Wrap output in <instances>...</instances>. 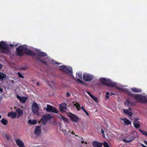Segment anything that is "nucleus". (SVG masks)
<instances>
[{
  "label": "nucleus",
  "mask_w": 147,
  "mask_h": 147,
  "mask_svg": "<svg viewBox=\"0 0 147 147\" xmlns=\"http://www.w3.org/2000/svg\"><path fill=\"white\" fill-rule=\"evenodd\" d=\"M62 131L65 134H67V131L66 130V129H63L62 130Z\"/></svg>",
  "instance_id": "40"
},
{
  "label": "nucleus",
  "mask_w": 147,
  "mask_h": 147,
  "mask_svg": "<svg viewBox=\"0 0 147 147\" xmlns=\"http://www.w3.org/2000/svg\"><path fill=\"white\" fill-rule=\"evenodd\" d=\"M139 130L143 135L147 137V132L146 131L142 130L140 129H139Z\"/></svg>",
  "instance_id": "30"
},
{
  "label": "nucleus",
  "mask_w": 147,
  "mask_h": 147,
  "mask_svg": "<svg viewBox=\"0 0 147 147\" xmlns=\"http://www.w3.org/2000/svg\"><path fill=\"white\" fill-rule=\"evenodd\" d=\"M69 116L72 122H77L79 119L77 116L71 113L70 114Z\"/></svg>",
  "instance_id": "12"
},
{
  "label": "nucleus",
  "mask_w": 147,
  "mask_h": 147,
  "mask_svg": "<svg viewBox=\"0 0 147 147\" xmlns=\"http://www.w3.org/2000/svg\"><path fill=\"white\" fill-rule=\"evenodd\" d=\"M61 71H63L67 73H70L71 76L74 78V77L72 75V69L70 67H66L65 65L61 66L59 67Z\"/></svg>",
  "instance_id": "6"
},
{
  "label": "nucleus",
  "mask_w": 147,
  "mask_h": 147,
  "mask_svg": "<svg viewBox=\"0 0 147 147\" xmlns=\"http://www.w3.org/2000/svg\"><path fill=\"white\" fill-rule=\"evenodd\" d=\"M25 47V45L19 46L16 49V54L18 56H21L24 55V51H25V50L26 49Z\"/></svg>",
  "instance_id": "5"
},
{
  "label": "nucleus",
  "mask_w": 147,
  "mask_h": 147,
  "mask_svg": "<svg viewBox=\"0 0 147 147\" xmlns=\"http://www.w3.org/2000/svg\"><path fill=\"white\" fill-rule=\"evenodd\" d=\"M36 54L38 56L41 57H44L47 56V54L43 52H38Z\"/></svg>",
  "instance_id": "22"
},
{
  "label": "nucleus",
  "mask_w": 147,
  "mask_h": 147,
  "mask_svg": "<svg viewBox=\"0 0 147 147\" xmlns=\"http://www.w3.org/2000/svg\"><path fill=\"white\" fill-rule=\"evenodd\" d=\"M3 92V90L2 89L0 88V92Z\"/></svg>",
  "instance_id": "47"
},
{
  "label": "nucleus",
  "mask_w": 147,
  "mask_h": 147,
  "mask_svg": "<svg viewBox=\"0 0 147 147\" xmlns=\"http://www.w3.org/2000/svg\"><path fill=\"white\" fill-rule=\"evenodd\" d=\"M16 114L18 115V118L22 116L23 114V111L20 108H18L16 111Z\"/></svg>",
  "instance_id": "20"
},
{
  "label": "nucleus",
  "mask_w": 147,
  "mask_h": 147,
  "mask_svg": "<svg viewBox=\"0 0 147 147\" xmlns=\"http://www.w3.org/2000/svg\"><path fill=\"white\" fill-rule=\"evenodd\" d=\"M18 74L19 76V77L22 78H24L23 76L22 75V74L18 72Z\"/></svg>",
  "instance_id": "38"
},
{
  "label": "nucleus",
  "mask_w": 147,
  "mask_h": 147,
  "mask_svg": "<svg viewBox=\"0 0 147 147\" xmlns=\"http://www.w3.org/2000/svg\"><path fill=\"white\" fill-rule=\"evenodd\" d=\"M0 121L2 124L4 125H6L8 123L7 120L4 118H2Z\"/></svg>",
  "instance_id": "26"
},
{
  "label": "nucleus",
  "mask_w": 147,
  "mask_h": 147,
  "mask_svg": "<svg viewBox=\"0 0 147 147\" xmlns=\"http://www.w3.org/2000/svg\"><path fill=\"white\" fill-rule=\"evenodd\" d=\"M101 133L102 134H104V133L105 132L102 129H101Z\"/></svg>",
  "instance_id": "45"
},
{
  "label": "nucleus",
  "mask_w": 147,
  "mask_h": 147,
  "mask_svg": "<svg viewBox=\"0 0 147 147\" xmlns=\"http://www.w3.org/2000/svg\"><path fill=\"white\" fill-rule=\"evenodd\" d=\"M76 80H77V82L78 83H80L82 84H84L83 82V81L80 80L78 78L76 79Z\"/></svg>",
  "instance_id": "34"
},
{
  "label": "nucleus",
  "mask_w": 147,
  "mask_h": 147,
  "mask_svg": "<svg viewBox=\"0 0 147 147\" xmlns=\"http://www.w3.org/2000/svg\"><path fill=\"white\" fill-rule=\"evenodd\" d=\"M55 63H56L57 64H60L59 63L57 62H55Z\"/></svg>",
  "instance_id": "54"
},
{
  "label": "nucleus",
  "mask_w": 147,
  "mask_h": 147,
  "mask_svg": "<svg viewBox=\"0 0 147 147\" xmlns=\"http://www.w3.org/2000/svg\"><path fill=\"white\" fill-rule=\"evenodd\" d=\"M36 85L38 86H39V82H37L36 83Z\"/></svg>",
  "instance_id": "48"
},
{
  "label": "nucleus",
  "mask_w": 147,
  "mask_h": 147,
  "mask_svg": "<svg viewBox=\"0 0 147 147\" xmlns=\"http://www.w3.org/2000/svg\"><path fill=\"white\" fill-rule=\"evenodd\" d=\"M69 132H70V130H69Z\"/></svg>",
  "instance_id": "60"
},
{
  "label": "nucleus",
  "mask_w": 147,
  "mask_h": 147,
  "mask_svg": "<svg viewBox=\"0 0 147 147\" xmlns=\"http://www.w3.org/2000/svg\"><path fill=\"white\" fill-rule=\"evenodd\" d=\"M92 144L94 147H102V144L96 141H93Z\"/></svg>",
  "instance_id": "16"
},
{
  "label": "nucleus",
  "mask_w": 147,
  "mask_h": 147,
  "mask_svg": "<svg viewBox=\"0 0 147 147\" xmlns=\"http://www.w3.org/2000/svg\"><path fill=\"white\" fill-rule=\"evenodd\" d=\"M41 132V126H36L34 132L35 134L37 136H39L40 135Z\"/></svg>",
  "instance_id": "15"
},
{
  "label": "nucleus",
  "mask_w": 147,
  "mask_h": 147,
  "mask_svg": "<svg viewBox=\"0 0 147 147\" xmlns=\"http://www.w3.org/2000/svg\"><path fill=\"white\" fill-rule=\"evenodd\" d=\"M129 96L135 98L137 101L141 103H146L147 102V99L146 96L141 94H133L130 92L128 93Z\"/></svg>",
  "instance_id": "1"
},
{
  "label": "nucleus",
  "mask_w": 147,
  "mask_h": 147,
  "mask_svg": "<svg viewBox=\"0 0 147 147\" xmlns=\"http://www.w3.org/2000/svg\"><path fill=\"white\" fill-rule=\"evenodd\" d=\"M122 120L123 121L125 125H129L131 124V123L130 121L126 118H122Z\"/></svg>",
  "instance_id": "23"
},
{
  "label": "nucleus",
  "mask_w": 147,
  "mask_h": 147,
  "mask_svg": "<svg viewBox=\"0 0 147 147\" xmlns=\"http://www.w3.org/2000/svg\"><path fill=\"white\" fill-rule=\"evenodd\" d=\"M70 95V94L68 92H67L66 94V96L67 97H69Z\"/></svg>",
  "instance_id": "42"
},
{
  "label": "nucleus",
  "mask_w": 147,
  "mask_h": 147,
  "mask_svg": "<svg viewBox=\"0 0 147 147\" xmlns=\"http://www.w3.org/2000/svg\"><path fill=\"white\" fill-rule=\"evenodd\" d=\"M7 116L9 117H11L12 118L14 119L16 117L17 114L16 112L12 111L9 113Z\"/></svg>",
  "instance_id": "21"
},
{
  "label": "nucleus",
  "mask_w": 147,
  "mask_h": 147,
  "mask_svg": "<svg viewBox=\"0 0 147 147\" xmlns=\"http://www.w3.org/2000/svg\"><path fill=\"white\" fill-rule=\"evenodd\" d=\"M53 118V115L50 114L44 115L42 116L41 119L42 121V124H45L47 121L52 119Z\"/></svg>",
  "instance_id": "7"
},
{
  "label": "nucleus",
  "mask_w": 147,
  "mask_h": 147,
  "mask_svg": "<svg viewBox=\"0 0 147 147\" xmlns=\"http://www.w3.org/2000/svg\"><path fill=\"white\" fill-rule=\"evenodd\" d=\"M109 93L108 92H107L106 93V95L105 96V97L107 98L108 99L109 98Z\"/></svg>",
  "instance_id": "39"
},
{
  "label": "nucleus",
  "mask_w": 147,
  "mask_h": 147,
  "mask_svg": "<svg viewBox=\"0 0 147 147\" xmlns=\"http://www.w3.org/2000/svg\"><path fill=\"white\" fill-rule=\"evenodd\" d=\"M9 47L8 45L5 42L3 41L0 42V48L2 50V53L6 54L9 53Z\"/></svg>",
  "instance_id": "4"
},
{
  "label": "nucleus",
  "mask_w": 147,
  "mask_h": 147,
  "mask_svg": "<svg viewBox=\"0 0 147 147\" xmlns=\"http://www.w3.org/2000/svg\"><path fill=\"white\" fill-rule=\"evenodd\" d=\"M137 136V133L135 131H133L129 135L126 139H123V140L125 142H130L133 141Z\"/></svg>",
  "instance_id": "3"
},
{
  "label": "nucleus",
  "mask_w": 147,
  "mask_h": 147,
  "mask_svg": "<svg viewBox=\"0 0 147 147\" xmlns=\"http://www.w3.org/2000/svg\"><path fill=\"white\" fill-rule=\"evenodd\" d=\"M103 144L104 147H110L107 143L106 142H104Z\"/></svg>",
  "instance_id": "35"
},
{
  "label": "nucleus",
  "mask_w": 147,
  "mask_h": 147,
  "mask_svg": "<svg viewBox=\"0 0 147 147\" xmlns=\"http://www.w3.org/2000/svg\"><path fill=\"white\" fill-rule=\"evenodd\" d=\"M84 142V143L85 144H87V143L86 142Z\"/></svg>",
  "instance_id": "58"
},
{
  "label": "nucleus",
  "mask_w": 147,
  "mask_h": 147,
  "mask_svg": "<svg viewBox=\"0 0 147 147\" xmlns=\"http://www.w3.org/2000/svg\"><path fill=\"white\" fill-rule=\"evenodd\" d=\"M9 46L11 47H13L14 46V45H12V44H9Z\"/></svg>",
  "instance_id": "49"
},
{
  "label": "nucleus",
  "mask_w": 147,
  "mask_h": 147,
  "mask_svg": "<svg viewBox=\"0 0 147 147\" xmlns=\"http://www.w3.org/2000/svg\"><path fill=\"white\" fill-rule=\"evenodd\" d=\"M16 97L22 103H25L27 99V98L26 97H21L18 95H17Z\"/></svg>",
  "instance_id": "18"
},
{
  "label": "nucleus",
  "mask_w": 147,
  "mask_h": 147,
  "mask_svg": "<svg viewBox=\"0 0 147 147\" xmlns=\"http://www.w3.org/2000/svg\"><path fill=\"white\" fill-rule=\"evenodd\" d=\"M139 119L138 118L134 119V121L133 122L134 125L135 127L136 128H138L139 127L140 125L138 121Z\"/></svg>",
  "instance_id": "19"
},
{
  "label": "nucleus",
  "mask_w": 147,
  "mask_h": 147,
  "mask_svg": "<svg viewBox=\"0 0 147 147\" xmlns=\"http://www.w3.org/2000/svg\"><path fill=\"white\" fill-rule=\"evenodd\" d=\"M6 77V74L2 73H1L0 74V80L2 81L4 78H5Z\"/></svg>",
  "instance_id": "28"
},
{
  "label": "nucleus",
  "mask_w": 147,
  "mask_h": 147,
  "mask_svg": "<svg viewBox=\"0 0 147 147\" xmlns=\"http://www.w3.org/2000/svg\"><path fill=\"white\" fill-rule=\"evenodd\" d=\"M18 45V44H16V45H15L14 46L15 47H16V46H17Z\"/></svg>",
  "instance_id": "55"
},
{
  "label": "nucleus",
  "mask_w": 147,
  "mask_h": 147,
  "mask_svg": "<svg viewBox=\"0 0 147 147\" xmlns=\"http://www.w3.org/2000/svg\"><path fill=\"white\" fill-rule=\"evenodd\" d=\"M60 116L61 119H63L64 122H66L67 123H68L69 122V120L68 119L65 117H64L61 115H60Z\"/></svg>",
  "instance_id": "29"
},
{
  "label": "nucleus",
  "mask_w": 147,
  "mask_h": 147,
  "mask_svg": "<svg viewBox=\"0 0 147 147\" xmlns=\"http://www.w3.org/2000/svg\"><path fill=\"white\" fill-rule=\"evenodd\" d=\"M36 60L40 61L41 63H43L45 65H47V62L46 61L41 60L38 57L36 58Z\"/></svg>",
  "instance_id": "32"
},
{
  "label": "nucleus",
  "mask_w": 147,
  "mask_h": 147,
  "mask_svg": "<svg viewBox=\"0 0 147 147\" xmlns=\"http://www.w3.org/2000/svg\"><path fill=\"white\" fill-rule=\"evenodd\" d=\"M84 142L83 140H82V141H81V143L82 144Z\"/></svg>",
  "instance_id": "56"
},
{
  "label": "nucleus",
  "mask_w": 147,
  "mask_h": 147,
  "mask_svg": "<svg viewBox=\"0 0 147 147\" xmlns=\"http://www.w3.org/2000/svg\"><path fill=\"white\" fill-rule=\"evenodd\" d=\"M76 103L77 104H78L76 106L77 109L78 110H80L81 109L80 105L79 103L78 102H76Z\"/></svg>",
  "instance_id": "37"
},
{
  "label": "nucleus",
  "mask_w": 147,
  "mask_h": 147,
  "mask_svg": "<svg viewBox=\"0 0 147 147\" xmlns=\"http://www.w3.org/2000/svg\"><path fill=\"white\" fill-rule=\"evenodd\" d=\"M16 142L19 147H26L24 146V142L20 139L16 140Z\"/></svg>",
  "instance_id": "17"
},
{
  "label": "nucleus",
  "mask_w": 147,
  "mask_h": 147,
  "mask_svg": "<svg viewBox=\"0 0 147 147\" xmlns=\"http://www.w3.org/2000/svg\"><path fill=\"white\" fill-rule=\"evenodd\" d=\"M75 136H77V137H78V135H75Z\"/></svg>",
  "instance_id": "57"
},
{
  "label": "nucleus",
  "mask_w": 147,
  "mask_h": 147,
  "mask_svg": "<svg viewBox=\"0 0 147 147\" xmlns=\"http://www.w3.org/2000/svg\"><path fill=\"white\" fill-rule=\"evenodd\" d=\"M47 112H52L54 113H57L58 110L55 107H53L49 105H47V107L45 109Z\"/></svg>",
  "instance_id": "8"
},
{
  "label": "nucleus",
  "mask_w": 147,
  "mask_h": 147,
  "mask_svg": "<svg viewBox=\"0 0 147 147\" xmlns=\"http://www.w3.org/2000/svg\"><path fill=\"white\" fill-rule=\"evenodd\" d=\"M83 78L84 81L89 82L92 80L93 77L91 75L84 73L83 75Z\"/></svg>",
  "instance_id": "9"
},
{
  "label": "nucleus",
  "mask_w": 147,
  "mask_h": 147,
  "mask_svg": "<svg viewBox=\"0 0 147 147\" xmlns=\"http://www.w3.org/2000/svg\"><path fill=\"white\" fill-rule=\"evenodd\" d=\"M131 90L132 91L136 92H140L142 91L141 89L135 88H132Z\"/></svg>",
  "instance_id": "25"
},
{
  "label": "nucleus",
  "mask_w": 147,
  "mask_h": 147,
  "mask_svg": "<svg viewBox=\"0 0 147 147\" xmlns=\"http://www.w3.org/2000/svg\"><path fill=\"white\" fill-rule=\"evenodd\" d=\"M90 97L92 99H93L96 102H97V98L96 97H95L94 95H92Z\"/></svg>",
  "instance_id": "33"
},
{
  "label": "nucleus",
  "mask_w": 147,
  "mask_h": 147,
  "mask_svg": "<svg viewBox=\"0 0 147 147\" xmlns=\"http://www.w3.org/2000/svg\"><path fill=\"white\" fill-rule=\"evenodd\" d=\"M141 145L142 146V147H147V146H145L143 144H141Z\"/></svg>",
  "instance_id": "46"
},
{
  "label": "nucleus",
  "mask_w": 147,
  "mask_h": 147,
  "mask_svg": "<svg viewBox=\"0 0 147 147\" xmlns=\"http://www.w3.org/2000/svg\"><path fill=\"white\" fill-rule=\"evenodd\" d=\"M71 134L74 135L75 134V133L73 131H71Z\"/></svg>",
  "instance_id": "51"
},
{
  "label": "nucleus",
  "mask_w": 147,
  "mask_h": 147,
  "mask_svg": "<svg viewBox=\"0 0 147 147\" xmlns=\"http://www.w3.org/2000/svg\"><path fill=\"white\" fill-rule=\"evenodd\" d=\"M26 49L25 51V53L27 55L30 56H35L36 55L35 53L33 51H32L29 49L27 48V46L26 45Z\"/></svg>",
  "instance_id": "11"
},
{
  "label": "nucleus",
  "mask_w": 147,
  "mask_h": 147,
  "mask_svg": "<svg viewBox=\"0 0 147 147\" xmlns=\"http://www.w3.org/2000/svg\"><path fill=\"white\" fill-rule=\"evenodd\" d=\"M100 81L101 83L103 85L111 87H115L117 89H121L120 88L116 86V83L113 82L105 78H102L100 79Z\"/></svg>",
  "instance_id": "2"
},
{
  "label": "nucleus",
  "mask_w": 147,
  "mask_h": 147,
  "mask_svg": "<svg viewBox=\"0 0 147 147\" xmlns=\"http://www.w3.org/2000/svg\"><path fill=\"white\" fill-rule=\"evenodd\" d=\"M3 136L4 138H6L8 140H9L11 138V137L9 134H3Z\"/></svg>",
  "instance_id": "24"
},
{
  "label": "nucleus",
  "mask_w": 147,
  "mask_h": 147,
  "mask_svg": "<svg viewBox=\"0 0 147 147\" xmlns=\"http://www.w3.org/2000/svg\"><path fill=\"white\" fill-rule=\"evenodd\" d=\"M39 107L37 104L36 102H33L32 105V111L33 113H38Z\"/></svg>",
  "instance_id": "10"
},
{
  "label": "nucleus",
  "mask_w": 147,
  "mask_h": 147,
  "mask_svg": "<svg viewBox=\"0 0 147 147\" xmlns=\"http://www.w3.org/2000/svg\"><path fill=\"white\" fill-rule=\"evenodd\" d=\"M78 104H77L76 103V104H74V105L75 106H76H76Z\"/></svg>",
  "instance_id": "53"
},
{
  "label": "nucleus",
  "mask_w": 147,
  "mask_h": 147,
  "mask_svg": "<svg viewBox=\"0 0 147 147\" xmlns=\"http://www.w3.org/2000/svg\"><path fill=\"white\" fill-rule=\"evenodd\" d=\"M123 111L125 113L129 116L131 117L133 115V113L131 112V109L130 107H129V109H123Z\"/></svg>",
  "instance_id": "14"
},
{
  "label": "nucleus",
  "mask_w": 147,
  "mask_h": 147,
  "mask_svg": "<svg viewBox=\"0 0 147 147\" xmlns=\"http://www.w3.org/2000/svg\"><path fill=\"white\" fill-rule=\"evenodd\" d=\"M144 142L145 144L147 145V141H144Z\"/></svg>",
  "instance_id": "50"
},
{
  "label": "nucleus",
  "mask_w": 147,
  "mask_h": 147,
  "mask_svg": "<svg viewBox=\"0 0 147 147\" xmlns=\"http://www.w3.org/2000/svg\"><path fill=\"white\" fill-rule=\"evenodd\" d=\"M67 109V105L66 103H63L59 105V109L61 111L64 112Z\"/></svg>",
  "instance_id": "13"
},
{
  "label": "nucleus",
  "mask_w": 147,
  "mask_h": 147,
  "mask_svg": "<svg viewBox=\"0 0 147 147\" xmlns=\"http://www.w3.org/2000/svg\"><path fill=\"white\" fill-rule=\"evenodd\" d=\"M81 109H82V110L84 112L86 110L85 109H84V107L83 106H82V107H81Z\"/></svg>",
  "instance_id": "43"
},
{
  "label": "nucleus",
  "mask_w": 147,
  "mask_h": 147,
  "mask_svg": "<svg viewBox=\"0 0 147 147\" xmlns=\"http://www.w3.org/2000/svg\"><path fill=\"white\" fill-rule=\"evenodd\" d=\"M28 123L29 124L34 125L36 123L37 121L36 120H32L30 119L28 121Z\"/></svg>",
  "instance_id": "27"
},
{
  "label": "nucleus",
  "mask_w": 147,
  "mask_h": 147,
  "mask_svg": "<svg viewBox=\"0 0 147 147\" xmlns=\"http://www.w3.org/2000/svg\"><path fill=\"white\" fill-rule=\"evenodd\" d=\"M76 74H78L79 77L81 79H82V74L81 73H77Z\"/></svg>",
  "instance_id": "36"
},
{
  "label": "nucleus",
  "mask_w": 147,
  "mask_h": 147,
  "mask_svg": "<svg viewBox=\"0 0 147 147\" xmlns=\"http://www.w3.org/2000/svg\"><path fill=\"white\" fill-rule=\"evenodd\" d=\"M84 112L88 116L89 115V114L85 110V111H84Z\"/></svg>",
  "instance_id": "44"
},
{
  "label": "nucleus",
  "mask_w": 147,
  "mask_h": 147,
  "mask_svg": "<svg viewBox=\"0 0 147 147\" xmlns=\"http://www.w3.org/2000/svg\"><path fill=\"white\" fill-rule=\"evenodd\" d=\"M1 102V100H0V102Z\"/></svg>",
  "instance_id": "62"
},
{
  "label": "nucleus",
  "mask_w": 147,
  "mask_h": 147,
  "mask_svg": "<svg viewBox=\"0 0 147 147\" xmlns=\"http://www.w3.org/2000/svg\"><path fill=\"white\" fill-rule=\"evenodd\" d=\"M111 94H113V95H115V94H114V93H111Z\"/></svg>",
  "instance_id": "59"
},
{
  "label": "nucleus",
  "mask_w": 147,
  "mask_h": 147,
  "mask_svg": "<svg viewBox=\"0 0 147 147\" xmlns=\"http://www.w3.org/2000/svg\"><path fill=\"white\" fill-rule=\"evenodd\" d=\"M127 102L128 105H130L131 106H134L135 105V104L133 102L130 101L129 100H128L127 101Z\"/></svg>",
  "instance_id": "31"
},
{
  "label": "nucleus",
  "mask_w": 147,
  "mask_h": 147,
  "mask_svg": "<svg viewBox=\"0 0 147 147\" xmlns=\"http://www.w3.org/2000/svg\"><path fill=\"white\" fill-rule=\"evenodd\" d=\"M87 93L90 97L93 95L90 92H87Z\"/></svg>",
  "instance_id": "41"
},
{
  "label": "nucleus",
  "mask_w": 147,
  "mask_h": 147,
  "mask_svg": "<svg viewBox=\"0 0 147 147\" xmlns=\"http://www.w3.org/2000/svg\"><path fill=\"white\" fill-rule=\"evenodd\" d=\"M2 67V66L1 64L0 63V69H1Z\"/></svg>",
  "instance_id": "52"
},
{
  "label": "nucleus",
  "mask_w": 147,
  "mask_h": 147,
  "mask_svg": "<svg viewBox=\"0 0 147 147\" xmlns=\"http://www.w3.org/2000/svg\"><path fill=\"white\" fill-rule=\"evenodd\" d=\"M1 72H0V74H1Z\"/></svg>",
  "instance_id": "61"
}]
</instances>
